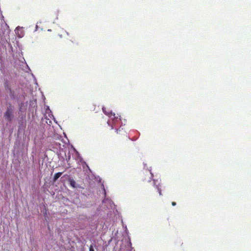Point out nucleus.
I'll list each match as a JSON object with an SVG mask.
<instances>
[{"instance_id": "f257e3e1", "label": "nucleus", "mask_w": 251, "mask_h": 251, "mask_svg": "<svg viewBox=\"0 0 251 251\" xmlns=\"http://www.w3.org/2000/svg\"><path fill=\"white\" fill-rule=\"evenodd\" d=\"M14 116V110L13 107L9 105L7 107L5 112L4 113V118L5 120L11 122Z\"/></svg>"}, {"instance_id": "f03ea898", "label": "nucleus", "mask_w": 251, "mask_h": 251, "mask_svg": "<svg viewBox=\"0 0 251 251\" xmlns=\"http://www.w3.org/2000/svg\"><path fill=\"white\" fill-rule=\"evenodd\" d=\"M62 172H58L55 174L53 178V182H55L57 180V179L62 175Z\"/></svg>"}, {"instance_id": "7ed1b4c3", "label": "nucleus", "mask_w": 251, "mask_h": 251, "mask_svg": "<svg viewBox=\"0 0 251 251\" xmlns=\"http://www.w3.org/2000/svg\"><path fill=\"white\" fill-rule=\"evenodd\" d=\"M5 88L6 91H7V92H9L10 94L13 95L12 91L11 88L9 87V86L8 84L5 85Z\"/></svg>"}, {"instance_id": "20e7f679", "label": "nucleus", "mask_w": 251, "mask_h": 251, "mask_svg": "<svg viewBox=\"0 0 251 251\" xmlns=\"http://www.w3.org/2000/svg\"><path fill=\"white\" fill-rule=\"evenodd\" d=\"M69 182H70V185L72 187H73V188L75 187L76 183H75V181L74 179H70Z\"/></svg>"}, {"instance_id": "39448f33", "label": "nucleus", "mask_w": 251, "mask_h": 251, "mask_svg": "<svg viewBox=\"0 0 251 251\" xmlns=\"http://www.w3.org/2000/svg\"><path fill=\"white\" fill-rule=\"evenodd\" d=\"M107 115H108V116H109V117H111V116L113 115V118H114V119H115V120H116V119H118V116H116V115H115V113H114V114H113L112 113H111V114H107Z\"/></svg>"}, {"instance_id": "423d86ee", "label": "nucleus", "mask_w": 251, "mask_h": 251, "mask_svg": "<svg viewBox=\"0 0 251 251\" xmlns=\"http://www.w3.org/2000/svg\"><path fill=\"white\" fill-rule=\"evenodd\" d=\"M89 251H95L92 245H91L89 247Z\"/></svg>"}, {"instance_id": "0eeeda50", "label": "nucleus", "mask_w": 251, "mask_h": 251, "mask_svg": "<svg viewBox=\"0 0 251 251\" xmlns=\"http://www.w3.org/2000/svg\"><path fill=\"white\" fill-rule=\"evenodd\" d=\"M156 187H157V189L158 190V193L159 194V195L160 196L162 195L161 189L158 187H157V186Z\"/></svg>"}, {"instance_id": "6e6552de", "label": "nucleus", "mask_w": 251, "mask_h": 251, "mask_svg": "<svg viewBox=\"0 0 251 251\" xmlns=\"http://www.w3.org/2000/svg\"><path fill=\"white\" fill-rule=\"evenodd\" d=\"M172 204L173 206H175L176 205V202L173 201L172 202Z\"/></svg>"}]
</instances>
